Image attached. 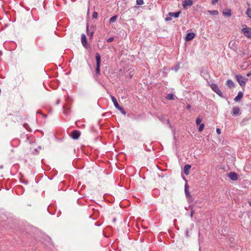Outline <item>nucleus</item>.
Listing matches in <instances>:
<instances>
[{
  "label": "nucleus",
  "mask_w": 251,
  "mask_h": 251,
  "mask_svg": "<svg viewBox=\"0 0 251 251\" xmlns=\"http://www.w3.org/2000/svg\"><path fill=\"white\" fill-rule=\"evenodd\" d=\"M96 72L97 75H99L100 73V66L101 62L100 56L99 53H96Z\"/></svg>",
  "instance_id": "nucleus-1"
},
{
  "label": "nucleus",
  "mask_w": 251,
  "mask_h": 251,
  "mask_svg": "<svg viewBox=\"0 0 251 251\" xmlns=\"http://www.w3.org/2000/svg\"><path fill=\"white\" fill-rule=\"evenodd\" d=\"M236 77L237 81L238 82L240 86H241L242 87H244L245 86L246 82L248 81V78L245 77L244 76L241 75H237Z\"/></svg>",
  "instance_id": "nucleus-2"
},
{
  "label": "nucleus",
  "mask_w": 251,
  "mask_h": 251,
  "mask_svg": "<svg viewBox=\"0 0 251 251\" xmlns=\"http://www.w3.org/2000/svg\"><path fill=\"white\" fill-rule=\"evenodd\" d=\"M241 32L248 38L251 39V28L246 25L241 29Z\"/></svg>",
  "instance_id": "nucleus-3"
},
{
  "label": "nucleus",
  "mask_w": 251,
  "mask_h": 251,
  "mask_svg": "<svg viewBox=\"0 0 251 251\" xmlns=\"http://www.w3.org/2000/svg\"><path fill=\"white\" fill-rule=\"evenodd\" d=\"M211 88L218 95H219L220 96H222V92H221V91L220 90V89L219 88L218 86L216 84H212L211 85Z\"/></svg>",
  "instance_id": "nucleus-4"
},
{
  "label": "nucleus",
  "mask_w": 251,
  "mask_h": 251,
  "mask_svg": "<svg viewBox=\"0 0 251 251\" xmlns=\"http://www.w3.org/2000/svg\"><path fill=\"white\" fill-rule=\"evenodd\" d=\"M80 135V133L77 130H74L72 132L71 137L74 139H77Z\"/></svg>",
  "instance_id": "nucleus-5"
},
{
  "label": "nucleus",
  "mask_w": 251,
  "mask_h": 251,
  "mask_svg": "<svg viewBox=\"0 0 251 251\" xmlns=\"http://www.w3.org/2000/svg\"><path fill=\"white\" fill-rule=\"evenodd\" d=\"M193 4V1L191 0H185L183 1L182 5L184 9H186L187 6H191Z\"/></svg>",
  "instance_id": "nucleus-6"
},
{
  "label": "nucleus",
  "mask_w": 251,
  "mask_h": 251,
  "mask_svg": "<svg viewBox=\"0 0 251 251\" xmlns=\"http://www.w3.org/2000/svg\"><path fill=\"white\" fill-rule=\"evenodd\" d=\"M81 42L82 45L86 48H87V43L86 36L84 34H82L81 37Z\"/></svg>",
  "instance_id": "nucleus-7"
},
{
  "label": "nucleus",
  "mask_w": 251,
  "mask_h": 251,
  "mask_svg": "<svg viewBox=\"0 0 251 251\" xmlns=\"http://www.w3.org/2000/svg\"><path fill=\"white\" fill-rule=\"evenodd\" d=\"M228 176L232 180H236L238 179L237 174L234 172L228 174Z\"/></svg>",
  "instance_id": "nucleus-8"
},
{
  "label": "nucleus",
  "mask_w": 251,
  "mask_h": 251,
  "mask_svg": "<svg viewBox=\"0 0 251 251\" xmlns=\"http://www.w3.org/2000/svg\"><path fill=\"white\" fill-rule=\"evenodd\" d=\"M195 36V34L194 33H188L187 34L185 37L186 41H190L192 40Z\"/></svg>",
  "instance_id": "nucleus-9"
},
{
  "label": "nucleus",
  "mask_w": 251,
  "mask_h": 251,
  "mask_svg": "<svg viewBox=\"0 0 251 251\" xmlns=\"http://www.w3.org/2000/svg\"><path fill=\"white\" fill-rule=\"evenodd\" d=\"M191 168V166L189 164L185 165L184 167V173L185 175H188Z\"/></svg>",
  "instance_id": "nucleus-10"
},
{
  "label": "nucleus",
  "mask_w": 251,
  "mask_h": 251,
  "mask_svg": "<svg viewBox=\"0 0 251 251\" xmlns=\"http://www.w3.org/2000/svg\"><path fill=\"white\" fill-rule=\"evenodd\" d=\"M243 94L241 91H239L237 94V96L234 98L235 101H239L243 97Z\"/></svg>",
  "instance_id": "nucleus-11"
},
{
  "label": "nucleus",
  "mask_w": 251,
  "mask_h": 251,
  "mask_svg": "<svg viewBox=\"0 0 251 251\" xmlns=\"http://www.w3.org/2000/svg\"><path fill=\"white\" fill-rule=\"evenodd\" d=\"M223 14L224 16L230 17L231 15V10L230 9H225L223 11Z\"/></svg>",
  "instance_id": "nucleus-12"
},
{
  "label": "nucleus",
  "mask_w": 251,
  "mask_h": 251,
  "mask_svg": "<svg viewBox=\"0 0 251 251\" xmlns=\"http://www.w3.org/2000/svg\"><path fill=\"white\" fill-rule=\"evenodd\" d=\"M111 100L114 103V105L116 108L119 107V105L116 99L114 96L111 97Z\"/></svg>",
  "instance_id": "nucleus-13"
},
{
  "label": "nucleus",
  "mask_w": 251,
  "mask_h": 251,
  "mask_svg": "<svg viewBox=\"0 0 251 251\" xmlns=\"http://www.w3.org/2000/svg\"><path fill=\"white\" fill-rule=\"evenodd\" d=\"M180 13V11L177 12H170L169 15L172 17H174L175 18H177L179 17V14Z\"/></svg>",
  "instance_id": "nucleus-14"
},
{
  "label": "nucleus",
  "mask_w": 251,
  "mask_h": 251,
  "mask_svg": "<svg viewBox=\"0 0 251 251\" xmlns=\"http://www.w3.org/2000/svg\"><path fill=\"white\" fill-rule=\"evenodd\" d=\"M240 109L237 107H235L232 109V114L237 115L239 113Z\"/></svg>",
  "instance_id": "nucleus-15"
},
{
  "label": "nucleus",
  "mask_w": 251,
  "mask_h": 251,
  "mask_svg": "<svg viewBox=\"0 0 251 251\" xmlns=\"http://www.w3.org/2000/svg\"><path fill=\"white\" fill-rule=\"evenodd\" d=\"M226 84L230 88L233 87L234 86V82L231 80L230 79L227 80Z\"/></svg>",
  "instance_id": "nucleus-16"
},
{
  "label": "nucleus",
  "mask_w": 251,
  "mask_h": 251,
  "mask_svg": "<svg viewBox=\"0 0 251 251\" xmlns=\"http://www.w3.org/2000/svg\"><path fill=\"white\" fill-rule=\"evenodd\" d=\"M235 45V41H231L229 42V43L228 44V46L229 48H230L232 49H234Z\"/></svg>",
  "instance_id": "nucleus-17"
},
{
  "label": "nucleus",
  "mask_w": 251,
  "mask_h": 251,
  "mask_svg": "<svg viewBox=\"0 0 251 251\" xmlns=\"http://www.w3.org/2000/svg\"><path fill=\"white\" fill-rule=\"evenodd\" d=\"M208 12L211 15H217L219 13L217 10H209Z\"/></svg>",
  "instance_id": "nucleus-18"
},
{
  "label": "nucleus",
  "mask_w": 251,
  "mask_h": 251,
  "mask_svg": "<svg viewBox=\"0 0 251 251\" xmlns=\"http://www.w3.org/2000/svg\"><path fill=\"white\" fill-rule=\"evenodd\" d=\"M246 14L251 19V8H248L246 11Z\"/></svg>",
  "instance_id": "nucleus-19"
},
{
  "label": "nucleus",
  "mask_w": 251,
  "mask_h": 251,
  "mask_svg": "<svg viewBox=\"0 0 251 251\" xmlns=\"http://www.w3.org/2000/svg\"><path fill=\"white\" fill-rule=\"evenodd\" d=\"M166 99H168V100H174V95H173V94H169L167 96Z\"/></svg>",
  "instance_id": "nucleus-20"
},
{
  "label": "nucleus",
  "mask_w": 251,
  "mask_h": 251,
  "mask_svg": "<svg viewBox=\"0 0 251 251\" xmlns=\"http://www.w3.org/2000/svg\"><path fill=\"white\" fill-rule=\"evenodd\" d=\"M117 18V16H114L113 17H112L110 19V23H113L114 22L116 19Z\"/></svg>",
  "instance_id": "nucleus-21"
},
{
  "label": "nucleus",
  "mask_w": 251,
  "mask_h": 251,
  "mask_svg": "<svg viewBox=\"0 0 251 251\" xmlns=\"http://www.w3.org/2000/svg\"><path fill=\"white\" fill-rule=\"evenodd\" d=\"M117 109H118L119 110H120L121 111V112L122 113H123V114L125 115L126 114V112H125V111L124 110V109L121 107V106H119V107H117L116 108Z\"/></svg>",
  "instance_id": "nucleus-22"
},
{
  "label": "nucleus",
  "mask_w": 251,
  "mask_h": 251,
  "mask_svg": "<svg viewBox=\"0 0 251 251\" xmlns=\"http://www.w3.org/2000/svg\"><path fill=\"white\" fill-rule=\"evenodd\" d=\"M117 109H118L119 110H120L121 111V112L122 113H123V114L125 115L126 114V112H125V111L124 110V109L121 107V106H119V107H117L116 108Z\"/></svg>",
  "instance_id": "nucleus-23"
},
{
  "label": "nucleus",
  "mask_w": 251,
  "mask_h": 251,
  "mask_svg": "<svg viewBox=\"0 0 251 251\" xmlns=\"http://www.w3.org/2000/svg\"><path fill=\"white\" fill-rule=\"evenodd\" d=\"M185 193L186 196L187 197L190 196V194L189 193V192L188 191V188H186V187H185Z\"/></svg>",
  "instance_id": "nucleus-24"
},
{
  "label": "nucleus",
  "mask_w": 251,
  "mask_h": 251,
  "mask_svg": "<svg viewBox=\"0 0 251 251\" xmlns=\"http://www.w3.org/2000/svg\"><path fill=\"white\" fill-rule=\"evenodd\" d=\"M87 34H88V36H89L90 38H92L93 36V32H91L89 33L88 25L87 26Z\"/></svg>",
  "instance_id": "nucleus-25"
},
{
  "label": "nucleus",
  "mask_w": 251,
  "mask_h": 251,
  "mask_svg": "<svg viewBox=\"0 0 251 251\" xmlns=\"http://www.w3.org/2000/svg\"><path fill=\"white\" fill-rule=\"evenodd\" d=\"M204 126L203 124H201L199 128V131L201 132L203 129Z\"/></svg>",
  "instance_id": "nucleus-26"
},
{
  "label": "nucleus",
  "mask_w": 251,
  "mask_h": 251,
  "mask_svg": "<svg viewBox=\"0 0 251 251\" xmlns=\"http://www.w3.org/2000/svg\"><path fill=\"white\" fill-rule=\"evenodd\" d=\"M201 122V119L200 117H199L197 119L196 123L197 125H200Z\"/></svg>",
  "instance_id": "nucleus-27"
},
{
  "label": "nucleus",
  "mask_w": 251,
  "mask_h": 251,
  "mask_svg": "<svg viewBox=\"0 0 251 251\" xmlns=\"http://www.w3.org/2000/svg\"><path fill=\"white\" fill-rule=\"evenodd\" d=\"M136 2L138 5H142L144 3L143 0H136Z\"/></svg>",
  "instance_id": "nucleus-28"
},
{
  "label": "nucleus",
  "mask_w": 251,
  "mask_h": 251,
  "mask_svg": "<svg viewBox=\"0 0 251 251\" xmlns=\"http://www.w3.org/2000/svg\"><path fill=\"white\" fill-rule=\"evenodd\" d=\"M113 40H114V38L113 37H110V38L107 39L106 41L108 43H110V42H112Z\"/></svg>",
  "instance_id": "nucleus-29"
},
{
  "label": "nucleus",
  "mask_w": 251,
  "mask_h": 251,
  "mask_svg": "<svg viewBox=\"0 0 251 251\" xmlns=\"http://www.w3.org/2000/svg\"><path fill=\"white\" fill-rule=\"evenodd\" d=\"M98 16V13L96 12H94L93 13V17L94 18H97Z\"/></svg>",
  "instance_id": "nucleus-30"
},
{
  "label": "nucleus",
  "mask_w": 251,
  "mask_h": 251,
  "mask_svg": "<svg viewBox=\"0 0 251 251\" xmlns=\"http://www.w3.org/2000/svg\"><path fill=\"white\" fill-rule=\"evenodd\" d=\"M218 0H212V4L214 5L218 2Z\"/></svg>",
  "instance_id": "nucleus-31"
},
{
  "label": "nucleus",
  "mask_w": 251,
  "mask_h": 251,
  "mask_svg": "<svg viewBox=\"0 0 251 251\" xmlns=\"http://www.w3.org/2000/svg\"><path fill=\"white\" fill-rule=\"evenodd\" d=\"M216 132H217V133L218 134H221V130L219 128H217L216 129Z\"/></svg>",
  "instance_id": "nucleus-32"
},
{
  "label": "nucleus",
  "mask_w": 251,
  "mask_h": 251,
  "mask_svg": "<svg viewBox=\"0 0 251 251\" xmlns=\"http://www.w3.org/2000/svg\"><path fill=\"white\" fill-rule=\"evenodd\" d=\"M194 213V211L193 210H192H192H191V214H190V216H191V217H193V215Z\"/></svg>",
  "instance_id": "nucleus-33"
},
{
  "label": "nucleus",
  "mask_w": 251,
  "mask_h": 251,
  "mask_svg": "<svg viewBox=\"0 0 251 251\" xmlns=\"http://www.w3.org/2000/svg\"><path fill=\"white\" fill-rule=\"evenodd\" d=\"M172 20L171 18L166 17V18H165V20H166V21H170V20Z\"/></svg>",
  "instance_id": "nucleus-34"
},
{
  "label": "nucleus",
  "mask_w": 251,
  "mask_h": 251,
  "mask_svg": "<svg viewBox=\"0 0 251 251\" xmlns=\"http://www.w3.org/2000/svg\"><path fill=\"white\" fill-rule=\"evenodd\" d=\"M186 235L187 237H189V231L188 230H186Z\"/></svg>",
  "instance_id": "nucleus-35"
},
{
  "label": "nucleus",
  "mask_w": 251,
  "mask_h": 251,
  "mask_svg": "<svg viewBox=\"0 0 251 251\" xmlns=\"http://www.w3.org/2000/svg\"><path fill=\"white\" fill-rule=\"evenodd\" d=\"M247 75L248 76H250L251 75V72L248 73Z\"/></svg>",
  "instance_id": "nucleus-36"
},
{
  "label": "nucleus",
  "mask_w": 251,
  "mask_h": 251,
  "mask_svg": "<svg viewBox=\"0 0 251 251\" xmlns=\"http://www.w3.org/2000/svg\"><path fill=\"white\" fill-rule=\"evenodd\" d=\"M187 109H189L191 108V105L190 104H188L186 107Z\"/></svg>",
  "instance_id": "nucleus-37"
},
{
  "label": "nucleus",
  "mask_w": 251,
  "mask_h": 251,
  "mask_svg": "<svg viewBox=\"0 0 251 251\" xmlns=\"http://www.w3.org/2000/svg\"><path fill=\"white\" fill-rule=\"evenodd\" d=\"M60 102V100H57L56 102V104H58Z\"/></svg>",
  "instance_id": "nucleus-38"
},
{
  "label": "nucleus",
  "mask_w": 251,
  "mask_h": 251,
  "mask_svg": "<svg viewBox=\"0 0 251 251\" xmlns=\"http://www.w3.org/2000/svg\"><path fill=\"white\" fill-rule=\"evenodd\" d=\"M248 120V119H244L243 121H242V123H244L245 122V121H247Z\"/></svg>",
  "instance_id": "nucleus-39"
}]
</instances>
